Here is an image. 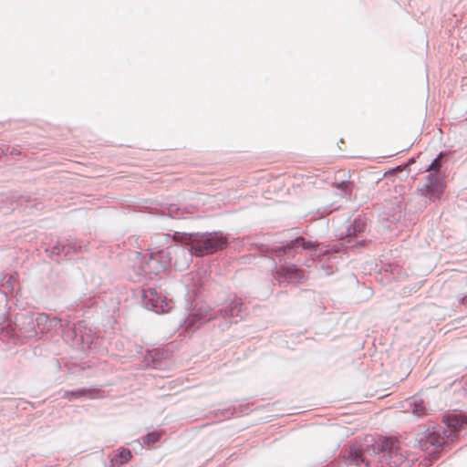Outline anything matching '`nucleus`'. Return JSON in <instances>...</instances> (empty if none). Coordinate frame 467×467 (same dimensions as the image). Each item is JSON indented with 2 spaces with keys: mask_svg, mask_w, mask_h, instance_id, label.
Returning a JSON list of instances; mask_svg holds the SVG:
<instances>
[{
  "mask_svg": "<svg viewBox=\"0 0 467 467\" xmlns=\"http://www.w3.org/2000/svg\"><path fill=\"white\" fill-rule=\"evenodd\" d=\"M368 219L365 215H358L346 227V239L332 244H323L307 241L302 236L296 237L285 244L278 245L259 244L257 252L261 256L265 257H283L292 256L298 249L310 250L314 254L320 257L322 268L326 267L327 263V274H332L336 266L334 263L341 258V254H346L348 250H354L364 247L368 241L359 237L367 231Z\"/></svg>",
  "mask_w": 467,
  "mask_h": 467,
  "instance_id": "obj_1",
  "label": "nucleus"
},
{
  "mask_svg": "<svg viewBox=\"0 0 467 467\" xmlns=\"http://www.w3.org/2000/svg\"><path fill=\"white\" fill-rule=\"evenodd\" d=\"M398 441L391 437H366L363 442H351L342 452L343 457L358 467H368L369 456L381 455L382 460L389 467H407L402 455L399 452Z\"/></svg>",
  "mask_w": 467,
  "mask_h": 467,
  "instance_id": "obj_2",
  "label": "nucleus"
},
{
  "mask_svg": "<svg viewBox=\"0 0 467 467\" xmlns=\"http://www.w3.org/2000/svg\"><path fill=\"white\" fill-rule=\"evenodd\" d=\"M442 420L445 427H436L424 440L420 441L421 450L427 451L431 462L439 459L444 445L452 443L458 439L459 432L467 428V416L462 413L445 414Z\"/></svg>",
  "mask_w": 467,
  "mask_h": 467,
  "instance_id": "obj_3",
  "label": "nucleus"
},
{
  "mask_svg": "<svg viewBox=\"0 0 467 467\" xmlns=\"http://www.w3.org/2000/svg\"><path fill=\"white\" fill-rule=\"evenodd\" d=\"M243 311V300L235 295L230 296L218 308H211L204 304L196 305L188 316L189 326L198 327L219 317L224 321L219 326H229L237 323L236 318L242 316Z\"/></svg>",
  "mask_w": 467,
  "mask_h": 467,
  "instance_id": "obj_4",
  "label": "nucleus"
},
{
  "mask_svg": "<svg viewBox=\"0 0 467 467\" xmlns=\"http://www.w3.org/2000/svg\"><path fill=\"white\" fill-rule=\"evenodd\" d=\"M174 237L188 246L191 255L204 256L224 249L228 244L227 237L221 232L187 234L175 233Z\"/></svg>",
  "mask_w": 467,
  "mask_h": 467,
  "instance_id": "obj_5",
  "label": "nucleus"
},
{
  "mask_svg": "<svg viewBox=\"0 0 467 467\" xmlns=\"http://www.w3.org/2000/svg\"><path fill=\"white\" fill-rule=\"evenodd\" d=\"M36 315L32 312L17 314L15 326L5 324L0 327V340L11 345L23 344L25 340L36 338L38 330Z\"/></svg>",
  "mask_w": 467,
  "mask_h": 467,
  "instance_id": "obj_6",
  "label": "nucleus"
},
{
  "mask_svg": "<svg viewBox=\"0 0 467 467\" xmlns=\"http://www.w3.org/2000/svg\"><path fill=\"white\" fill-rule=\"evenodd\" d=\"M145 254L139 265V275L150 277L163 272L171 264V255L176 250L184 252L183 247L178 245H168L167 247H155Z\"/></svg>",
  "mask_w": 467,
  "mask_h": 467,
  "instance_id": "obj_7",
  "label": "nucleus"
},
{
  "mask_svg": "<svg viewBox=\"0 0 467 467\" xmlns=\"http://www.w3.org/2000/svg\"><path fill=\"white\" fill-rule=\"evenodd\" d=\"M140 302L143 307L157 314L167 313L171 309V301L156 287L142 289Z\"/></svg>",
  "mask_w": 467,
  "mask_h": 467,
  "instance_id": "obj_8",
  "label": "nucleus"
},
{
  "mask_svg": "<svg viewBox=\"0 0 467 467\" xmlns=\"http://www.w3.org/2000/svg\"><path fill=\"white\" fill-rule=\"evenodd\" d=\"M63 337L82 348H89L93 342L92 331L86 327L85 321H78L71 325V322L67 320L66 327L63 329Z\"/></svg>",
  "mask_w": 467,
  "mask_h": 467,
  "instance_id": "obj_9",
  "label": "nucleus"
},
{
  "mask_svg": "<svg viewBox=\"0 0 467 467\" xmlns=\"http://www.w3.org/2000/svg\"><path fill=\"white\" fill-rule=\"evenodd\" d=\"M444 190L445 184L441 173H429L420 188L423 192L422 195L433 202L441 200Z\"/></svg>",
  "mask_w": 467,
  "mask_h": 467,
  "instance_id": "obj_10",
  "label": "nucleus"
},
{
  "mask_svg": "<svg viewBox=\"0 0 467 467\" xmlns=\"http://www.w3.org/2000/svg\"><path fill=\"white\" fill-rule=\"evenodd\" d=\"M82 243L75 239L58 240L52 246L46 248V252L50 256L57 255L66 259H71L74 254H78L82 250Z\"/></svg>",
  "mask_w": 467,
  "mask_h": 467,
  "instance_id": "obj_11",
  "label": "nucleus"
},
{
  "mask_svg": "<svg viewBox=\"0 0 467 467\" xmlns=\"http://www.w3.org/2000/svg\"><path fill=\"white\" fill-rule=\"evenodd\" d=\"M274 277L279 284H297L305 279L304 272L296 265H284L276 269Z\"/></svg>",
  "mask_w": 467,
  "mask_h": 467,
  "instance_id": "obj_12",
  "label": "nucleus"
},
{
  "mask_svg": "<svg viewBox=\"0 0 467 467\" xmlns=\"http://www.w3.org/2000/svg\"><path fill=\"white\" fill-rule=\"evenodd\" d=\"M36 321L38 334H45L57 327H61L63 330L67 324V320L63 321L57 317H50L46 313L36 314Z\"/></svg>",
  "mask_w": 467,
  "mask_h": 467,
  "instance_id": "obj_13",
  "label": "nucleus"
},
{
  "mask_svg": "<svg viewBox=\"0 0 467 467\" xmlns=\"http://www.w3.org/2000/svg\"><path fill=\"white\" fill-rule=\"evenodd\" d=\"M170 357L171 352L165 348L147 349L144 354L145 366L161 369Z\"/></svg>",
  "mask_w": 467,
  "mask_h": 467,
  "instance_id": "obj_14",
  "label": "nucleus"
},
{
  "mask_svg": "<svg viewBox=\"0 0 467 467\" xmlns=\"http://www.w3.org/2000/svg\"><path fill=\"white\" fill-rule=\"evenodd\" d=\"M74 400H97L104 398V391L99 388H79L74 389Z\"/></svg>",
  "mask_w": 467,
  "mask_h": 467,
  "instance_id": "obj_15",
  "label": "nucleus"
},
{
  "mask_svg": "<svg viewBox=\"0 0 467 467\" xmlns=\"http://www.w3.org/2000/svg\"><path fill=\"white\" fill-rule=\"evenodd\" d=\"M333 186L338 191V194L348 200H351L353 193V182L348 180H342L340 182L335 180Z\"/></svg>",
  "mask_w": 467,
  "mask_h": 467,
  "instance_id": "obj_16",
  "label": "nucleus"
},
{
  "mask_svg": "<svg viewBox=\"0 0 467 467\" xmlns=\"http://www.w3.org/2000/svg\"><path fill=\"white\" fill-rule=\"evenodd\" d=\"M11 199L16 203V206L40 209L38 206L41 203L36 202V199L30 195L12 193Z\"/></svg>",
  "mask_w": 467,
  "mask_h": 467,
  "instance_id": "obj_17",
  "label": "nucleus"
},
{
  "mask_svg": "<svg viewBox=\"0 0 467 467\" xmlns=\"http://www.w3.org/2000/svg\"><path fill=\"white\" fill-rule=\"evenodd\" d=\"M162 214H166L172 219H182L184 218L185 210L176 203H170L163 207Z\"/></svg>",
  "mask_w": 467,
  "mask_h": 467,
  "instance_id": "obj_18",
  "label": "nucleus"
},
{
  "mask_svg": "<svg viewBox=\"0 0 467 467\" xmlns=\"http://www.w3.org/2000/svg\"><path fill=\"white\" fill-rule=\"evenodd\" d=\"M16 284V278L12 275H5L2 278L3 295L7 297L9 294H13Z\"/></svg>",
  "mask_w": 467,
  "mask_h": 467,
  "instance_id": "obj_19",
  "label": "nucleus"
},
{
  "mask_svg": "<svg viewBox=\"0 0 467 467\" xmlns=\"http://www.w3.org/2000/svg\"><path fill=\"white\" fill-rule=\"evenodd\" d=\"M50 280L56 286L62 289L66 287L68 282V277L65 273H59L53 270L50 274Z\"/></svg>",
  "mask_w": 467,
  "mask_h": 467,
  "instance_id": "obj_20",
  "label": "nucleus"
},
{
  "mask_svg": "<svg viewBox=\"0 0 467 467\" xmlns=\"http://www.w3.org/2000/svg\"><path fill=\"white\" fill-rule=\"evenodd\" d=\"M132 455L129 449L122 448L114 455L111 462L117 465H123L131 459Z\"/></svg>",
  "mask_w": 467,
  "mask_h": 467,
  "instance_id": "obj_21",
  "label": "nucleus"
},
{
  "mask_svg": "<svg viewBox=\"0 0 467 467\" xmlns=\"http://www.w3.org/2000/svg\"><path fill=\"white\" fill-rule=\"evenodd\" d=\"M410 406L414 415L421 417L426 414V407L421 399L413 398L412 400L410 401Z\"/></svg>",
  "mask_w": 467,
  "mask_h": 467,
  "instance_id": "obj_22",
  "label": "nucleus"
},
{
  "mask_svg": "<svg viewBox=\"0 0 467 467\" xmlns=\"http://www.w3.org/2000/svg\"><path fill=\"white\" fill-rule=\"evenodd\" d=\"M175 239H171V235L168 234H156L152 237V243L157 244H162L163 247H167L168 245H175L173 243Z\"/></svg>",
  "mask_w": 467,
  "mask_h": 467,
  "instance_id": "obj_23",
  "label": "nucleus"
},
{
  "mask_svg": "<svg viewBox=\"0 0 467 467\" xmlns=\"http://www.w3.org/2000/svg\"><path fill=\"white\" fill-rule=\"evenodd\" d=\"M447 154H443L442 152L439 153L435 159L432 160V161L430 163L427 171H430V173H441V169L442 167V161L441 159L445 157Z\"/></svg>",
  "mask_w": 467,
  "mask_h": 467,
  "instance_id": "obj_24",
  "label": "nucleus"
},
{
  "mask_svg": "<svg viewBox=\"0 0 467 467\" xmlns=\"http://www.w3.org/2000/svg\"><path fill=\"white\" fill-rule=\"evenodd\" d=\"M161 433L158 431L149 432L142 437L144 444L150 445L157 442L160 440Z\"/></svg>",
  "mask_w": 467,
  "mask_h": 467,
  "instance_id": "obj_25",
  "label": "nucleus"
},
{
  "mask_svg": "<svg viewBox=\"0 0 467 467\" xmlns=\"http://www.w3.org/2000/svg\"><path fill=\"white\" fill-rule=\"evenodd\" d=\"M237 414V411H236V409L234 408H227V409H223V410H218L216 412H215V416H221L222 418L220 420H226V419H230L232 416Z\"/></svg>",
  "mask_w": 467,
  "mask_h": 467,
  "instance_id": "obj_26",
  "label": "nucleus"
},
{
  "mask_svg": "<svg viewBox=\"0 0 467 467\" xmlns=\"http://www.w3.org/2000/svg\"><path fill=\"white\" fill-rule=\"evenodd\" d=\"M74 389L72 390H65L62 394L63 399H67L68 400H74Z\"/></svg>",
  "mask_w": 467,
  "mask_h": 467,
  "instance_id": "obj_27",
  "label": "nucleus"
},
{
  "mask_svg": "<svg viewBox=\"0 0 467 467\" xmlns=\"http://www.w3.org/2000/svg\"><path fill=\"white\" fill-rule=\"evenodd\" d=\"M400 218H401V213H400L399 214L393 215V219L391 220V222L400 221Z\"/></svg>",
  "mask_w": 467,
  "mask_h": 467,
  "instance_id": "obj_28",
  "label": "nucleus"
},
{
  "mask_svg": "<svg viewBox=\"0 0 467 467\" xmlns=\"http://www.w3.org/2000/svg\"><path fill=\"white\" fill-rule=\"evenodd\" d=\"M461 303L462 305H467V295L461 299Z\"/></svg>",
  "mask_w": 467,
  "mask_h": 467,
  "instance_id": "obj_29",
  "label": "nucleus"
},
{
  "mask_svg": "<svg viewBox=\"0 0 467 467\" xmlns=\"http://www.w3.org/2000/svg\"><path fill=\"white\" fill-rule=\"evenodd\" d=\"M245 240L247 241V244H250V240H252V237H246ZM251 244H254V243H251Z\"/></svg>",
  "mask_w": 467,
  "mask_h": 467,
  "instance_id": "obj_30",
  "label": "nucleus"
},
{
  "mask_svg": "<svg viewBox=\"0 0 467 467\" xmlns=\"http://www.w3.org/2000/svg\"><path fill=\"white\" fill-rule=\"evenodd\" d=\"M16 153H17V152H16V150L15 149H13V150L10 151V154H12V155H13V154H16Z\"/></svg>",
  "mask_w": 467,
  "mask_h": 467,
  "instance_id": "obj_31",
  "label": "nucleus"
}]
</instances>
